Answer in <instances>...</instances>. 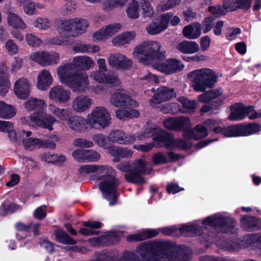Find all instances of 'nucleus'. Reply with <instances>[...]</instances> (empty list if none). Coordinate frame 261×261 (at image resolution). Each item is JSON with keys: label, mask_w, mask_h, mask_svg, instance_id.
<instances>
[{"label": "nucleus", "mask_w": 261, "mask_h": 261, "mask_svg": "<svg viewBox=\"0 0 261 261\" xmlns=\"http://www.w3.org/2000/svg\"><path fill=\"white\" fill-rule=\"evenodd\" d=\"M126 13L128 17L136 19L139 16L138 3L134 0L129 4L126 9Z\"/></svg>", "instance_id": "obj_48"}, {"label": "nucleus", "mask_w": 261, "mask_h": 261, "mask_svg": "<svg viewBox=\"0 0 261 261\" xmlns=\"http://www.w3.org/2000/svg\"><path fill=\"white\" fill-rule=\"evenodd\" d=\"M75 52L81 53L98 52L100 48L98 45L91 44H79L73 48Z\"/></svg>", "instance_id": "obj_42"}, {"label": "nucleus", "mask_w": 261, "mask_h": 261, "mask_svg": "<svg viewBox=\"0 0 261 261\" xmlns=\"http://www.w3.org/2000/svg\"><path fill=\"white\" fill-rule=\"evenodd\" d=\"M108 61L111 67L119 70H128L133 65L130 59L120 53L110 55Z\"/></svg>", "instance_id": "obj_16"}, {"label": "nucleus", "mask_w": 261, "mask_h": 261, "mask_svg": "<svg viewBox=\"0 0 261 261\" xmlns=\"http://www.w3.org/2000/svg\"><path fill=\"white\" fill-rule=\"evenodd\" d=\"M46 51L35 52L31 54L30 59L36 62L38 64L45 66L46 63Z\"/></svg>", "instance_id": "obj_49"}, {"label": "nucleus", "mask_w": 261, "mask_h": 261, "mask_svg": "<svg viewBox=\"0 0 261 261\" xmlns=\"http://www.w3.org/2000/svg\"><path fill=\"white\" fill-rule=\"evenodd\" d=\"M204 125L207 130H213L216 134H221L225 137L247 136L261 130V126L255 123L221 127L219 125L218 121L208 119L204 122Z\"/></svg>", "instance_id": "obj_4"}, {"label": "nucleus", "mask_w": 261, "mask_h": 261, "mask_svg": "<svg viewBox=\"0 0 261 261\" xmlns=\"http://www.w3.org/2000/svg\"><path fill=\"white\" fill-rule=\"evenodd\" d=\"M231 113L228 119L232 121H239L243 119L245 116L253 110L252 107H245L242 103H236L230 107Z\"/></svg>", "instance_id": "obj_23"}, {"label": "nucleus", "mask_w": 261, "mask_h": 261, "mask_svg": "<svg viewBox=\"0 0 261 261\" xmlns=\"http://www.w3.org/2000/svg\"><path fill=\"white\" fill-rule=\"evenodd\" d=\"M100 158V154L93 150H86V160L89 162H96Z\"/></svg>", "instance_id": "obj_64"}, {"label": "nucleus", "mask_w": 261, "mask_h": 261, "mask_svg": "<svg viewBox=\"0 0 261 261\" xmlns=\"http://www.w3.org/2000/svg\"><path fill=\"white\" fill-rule=\"evenodd\" d=\"M79 173H94L90 179L95 180H103L99 184V188L103 197L110 201V205L115 204L118 195L117 188L120 184L119 178L116 177V171L111 166L86 165L79 169Z\"/></svg>", "instance_id": "obj_2"}, {"label": "nucleus", "mask_w": 261, "mask_h": 261, "mask_svg": "<svg viewBox=\"0 0 261 261\" xmlns=\"http://www.w3.org/2000/svg\"><path fill=\"white\" fill-rule=\"evenodd\" d=\"M174 95L173 89L167 87H161L158 88L156 93L149 100L150 105L170 100Z\"/></svg>", "instance_id": "obj_25"}, {"label": "nucleus", "mask_w": 261, "mask_h": 261, "mask_svg": "<svg viewBox=\"0 0 261 261\" xmlns=\"http://www.w3.org/2000/svg\"><path fill=\"white\" fill-rule=\"evenodd\" d=\"M161 60L155 62L152 67L154 69L166 74H172L180 71L184 67L181 62L176 59H169L164 60L163 59Z\"/></svg>", "instance_id": "obj_13"}, {"label": "nucleus", "mask_w": 261, "mask_h": 261, "mask_svg": "<svg viewBox=\"0 0 261 261\" xmlns=\"http://www.w3.org/2000/svg\"><path fill=\"white\" fill-rule=\"evenodd\" d=\"M209 11L216 17L220 15H224L226 13V11H228V10L225 9L224 5L223 7L221 5H216L213 6H210L208 7Z\"/></svg>", "instance_id": "obj_61"}, {"label": "nucleus", "mask_w": 261, "mask_h": 261, "mask_svg": "<svg viewBox=\"0 0 261 261\" xmlns=\"http://www.w3.org/2000/svg\"><path fill=\"white\" fill-rule=\"evenodd\" d=\"M157 141L164 143V146L167 148H171L173 137L171 134L163 132L156 138Z\"/></svg>", "instance_id": "obj_45"}, {"label": "nucleus", "mask_w": 261, "mask_h": 261, "mask_svg": "<svg viewBox=\"0 0 261 261\" xmlns=\"http://www.w3.org/2000/svg\"><path fill=\"white\" fill-rule=\"evenodd\" d=\"M100 70L93 71L90 73V77L99 83H104L107 73Z\"/></svg>", "instance_id": "obj_55"}, {"label": "nucleus", "mask_w": 261, "mask_h": 261, "mask_svg": "<svg viewBox=\"0 0 261 261\" xmlns=\"http://www.w3.org/2000/svg\"><path fill=\"white\" fill-rule=\"evenodd\" d=\"M104 83L111 85L113 86H118L121 84V82L118 76L114 73H107Z\"/></svg>", "instance_id": "obj_56"}, {"label": "nucleus", "mask_w": 261, "mask_h": 261, "mask_svg": "<svg viewBox=\"0 0 261 261\" xmlns=\"http://www.w3.org/2000/svg\"><path fill=\"white\" fill-rule=\"evenodd\" d=\"M179 101L187 113L193 112L197 107V102L194 100H190L186 97H180Z\"/></svg>", "instance_id": "obj_47"}, {"label": "nucleus", "mask_w": 261, "mask_h": 261, "mask_svg": "<svg viewBox=\"0 0 261 261\" xmlns=\"http://www.w3.org/2000/svg\"><path fill=\"white\" fill-rule=\"evenodd\" d=\"M5 47L7 53L11 55L16 54L19 51L18 46L12 39H8Z\"/></svg>", "instance_id": "obj_54"}, {"label": "nucleus", "mask_w": 261, "mask_h": 261, "mask_svg": "<svg viewBox=\"0 0 261 261\" xmlns=\"http://www.w3.org/2000/svg\"><path fill=\"white\" fill-rule=\"evenodd\" d=\"M110 101L117 108L135 107L138 105L129 95L119 92H114L110 97Z\"/></svg>", "instance_id": "obj_15"}, {"label": "nucleus", "mask_w": 261, "mask_h": 261, "mask_svg": "<svg viewBox=\"0 0 261 261\" xmlns=\"http://www.w3.org/2000/svg\"><path fill=\"white\" fill-rule=\"evenodd\" d=\"M74 145L79 147H91L93 146L94 144L92 141L88 140L83 138H77L73 141Z\"/></svg>", "instance_id": "obj_63"}, {"label": "nucleus", "mask_w": 261, "mask_h": 261, "mask_svg": "<svg viewBox=\"0 0 261 261\" xmlns=\"http://www.w3.org/2000/svg\"><path fill=\"white\" fill-rule=\"evenodd\" d=\"M180 3V0H168L165 4H161L157 6V10L162 12L174 8Z\"/></svg>", "instance_id": "obj_51"}, {"label": "nucleus", "mask_w": 261, "mask_h": 261, "mask_svg": "<svg viewBox=\"0 0 261 261\" xmlns=\"http://www.w3.org/2000/svg\"><path fill=\"white\" fill-rule=\"evenodd\" d=\"M35 28L41 30H46L50 28L51 21L48 18L39 17L33 22Z\"/></svg>", "instance_id": "obj_44"}, {"label": "nucleus", "mask_w": 261, "mask_h": 261, "mask_svg": "<svg viewBox=\"0 0 261 261\" xmlns=\"http://www.w3.org/2000/svg\"><path fill=\"white\" fill-rule=\"evenodd\" d=\"M111 142L120 144H129L135 141V137L129 134H126L124 132L116 129L112 130L108 136Z\"/></svg>", "instance_id": "obj_22"}, {"label": "nucleus", "mask_w": 261, "mask_h": 261, "mask_svg": "<svg viewBox=\"0 0 261 261\" xmlns=\"http://www.w3.org/2000/svg\"><path fill=\"white\" fill-rule=\"evenodd\" d=\"M121 27V24L118 23L108 24L95 32L93 35V39L95 41L108 39L117 33Z\"/></svg>", "instance_id": "obj_18"}, {"label": "nucleus", "mask_w": 261, "mask_h": 261, "mask_svg": "<svg viewBox=\"0 0 261 261\" xmlns=\"http://www.w3.org/2000/svg\"><path fill=\"white\" fill-rule=\"evenodd\" d=\"M179 231L186 236H200L202 234V229L197 225H183L180 227Z\"/></svg>", "instance_id": "obj_40"}, {"label": "nucleus", "mask_w": 261, "mask_h": 261, "mask_svg": "<svg viewBox=\"0 0 261 261\" xmlns=\"http://www.w3.org/2000/svg\"><path fill=\"white\" fill-rule=\"evenodd\" d=\"M132 171L124 175L125 179L128 182L142 185L145 180L143 175L150 173L151 169L147 167V162L143 159H138L131 164Z\"/></svg>", "instance_id": "obj_7"}, {"label": "nucleus", "mask_w": 261, "mask_h": 261, "mask_svg": "<svg viewBox=\"0 0 261 261\" xmlns=\"http://www.w3.org/2000/svg\"><path fill=\"white\" fill-rule=\"evenodd\" d=\"M222 93L223 90L222 88H219L206 91L199 95L198 97V99L200 102L208 103L213 102L215 103V104L210 105L203 106L200 110V113H206L210 111L214 107L216 109L219 107L222 103Z\"/></svg>", "instance_id": "obj_9"}, {"label": "nucleus", "mask_w": 261, "mask_h": 261, "mask_svg": "<svg viewBox=\"0 0 261 261\" xmlns=\"http://www.w3.org/2000/svg\"><path fill=\"white\" fill-rule=\"evenodd\" d=\"M20 209L19 205L11 203L9 205H3L0 209V216H5L6 215L13 213Z\"/></svg>", "instance_id": "obj_52"}, {"label": "nucleus", "mask_w": 261, "mask_h": 261, "mask_svg": "<svg viewBox=\"0 0 261 261\" xmlns=\"http://www.w3.org/2000/svg\"><path fill=\"white\" fill-rule=\"evenodd\" d=\"M16 113L15 109L11 105H8L3 101H0V118L2 119H10Z\"/></svg>", "instance_id": "obj_38"}, {"label": "nucleus", "mask_w": 261, "mask_h": 261, "mask_svg": "<svg viewBox=\"0 0 261 261\" xmlns=\"http://www.w3.org/2000/svg\"><path fill=\"white\" fill-rule=\"evenodd\" d=\"M251 6V0H224V6L228 11L238 8L248 9Z\"/></svg>", "instance_id": "obj_34"}, {"label": "nucleus", "mask_w": 261, "mask_h": 261, "mask_svg": "<svg viewBox=\"0 0 261 261\" xmlns=\"http://www.w3.org/2000/svg\"><path fill=\"white\" fill-rule=\"evenodd\" d=\"M161 44L156 41L144 42L134 51V57L145 64H152L165 59V51L161 50Z\"/></svg>", "instance_id": "obj_5"}, {"label": "nucleus", "mask_w": 261, "mask_h": 261, "mask_svg": "<svg viewBox=\"0 0 261 261\" xmlns=\"http://www.w3.org/2000/svg\"><path fill=\"white\" fill-rule=\"evenodd\" d=\"M188 78L194 91L200 92L213 87L217 82L218 76L213 70L206 68L191 71Z\"/></svg>", "instance_id": "obj_6"}, {"label": "nucleus", "mask_w": 261, "mask_h": 261, "mask_svg": "<svg viewBox=\"0 0 261 261\" xmlns=\"http://www.w3.org/2000/svg\"><path fill=\"white\" fill-rule=\"evenodd\" d=\"M7 20L8 25L14 29L23 30L27 28V25L23 19L15 13L8 12Z\"/></svg>", "instance_id": "obj_35"}, {"label": "nucleus", "mask_w": 261, "mask_h": 261, "mask_svg": "<svg viewBox=\"0 0 261 261\" xmlns=\"http://www.w3.org/2000/svg\"><path fill=\"white\" fill-rule=\"evenodd\" d=\"M10 83L7 75L0 72V95L4 96L8 92Z\"/></svg>", "instance_id": "obj_46"}, {"label": "nucleus", "mask_w": 261, "mask_h": 261, "mask_svg": "<svg viewBox=\"0 0 261 261\" xmlns=\"http://www.w3.org/2000/svg\"><path fill=\"white\" fill-rule=\"evenodd\" d=\"M140 257L134 252H124L117 261H188L182 250L169 248L166 243L153 241L141 243L137 247Z\"/></svg>", "instance_id": "obj_1"}, {"label": "nucleus", "mask_w": 261, "mask_h": 261, "mask_svg": "<svg viewBox=\"0 0 261 261\" xmlns=\"http://www.w3.org/2000/svg\"><path fill=\"white\" fill-rule=\"evenodd\" d=\"M242 226L248 230L252 229L256 225V221L253 217H245L241 220Z\"/></svg>", "instance_id": "obj_59"}, {"label": "nucleus", "mask_w": 261, "mask_h": 261, "mask_svg": "<svg viewBox=\"0 0 261 261\" xmlns=\"http://www.w3.org/2000/svg\"><path fill=\"white\" fill-rule=\"evenodd\" d=\"M93 100L86 95L76 96L72 101L71 107L73 111L82 113L87 111L92 106Z\"/></svg>", "instance_id": "obj_19"}, {"label": "nucleus", "mask_w": 261, "mask_h": 261, "mask_svg": "<svg viewBox=\"0 0 261 261\" xmlns=\"http://www.w3.org/2000/svg\"><path fill=\"white\" fill-rule=\"evenodd\" d=\"M172 16L173 13L170 12L165 13L160 17L154 19L146 27L147 32L151 35H155L161 33L167 28L169 21Z\"/></svg>", "instance_id": "obj_14"}, {"label": "nucleus", "mask_w": 261, "mask_h": 261, "mask_svg": "<svg viewBox=\"0 0 261 261\" xmlns=\"http://www.w3.org/2000/svg\"><path fill=\"white\" fill-rule=\"evenodd\" d=\"M215 24L213 17L205 18L202 22V30L204 33L208 32Z\"/></svg>", "instance_id": "obj_62"}, {"label": "nucleus", "mask_w": 261, "mask_h": 261, "mask_svg": "<svg viewBox=\"0 0 261 261\" xmlns=\"http://www.w3.org/2000/svg\"><path fill=\"white\" fill-rule=\"evenodd\" d=\"M184 135L188 139L197 140L206 137L208 135V132L205 125L198 124L194 129H187L185 132Z\"/></svg>", "instance_id": "obj_28"}, {"label": "nucleus", "mask_w": 261, "mask_h": 261, "mask_svg": "<svg viewBox=\"0 0 261 261\" xmlns=\"http://www.w3.org/2000/svg\"><path fill=\"white\" fill-rule=\"evenodd\" d=\"M24 13L29 16H31L37 14L38 11L36 8L35 3L33 1H30L24 6Z\"/></svg>", "instance_id": "obj_60"}, {"label": "nucleus", "mask_w": 261, "mask_h": 261, "mask_svg": "<svg viewBox=\"0 0 261 261\" xmlns=\"http://www.w3.org/2000/svg\"><path fill=\"white\" fill-rule=\"evenodd\" d=\"M48 110L52 114L61 120H66L69 117L70 111L66 109L60 108L53 103L48 105Z\"/></svg>", "instance_id": "obj_37"}, {"label": "nucleus", "mask_w": 261, "mask_h": 261, "mask_svg": "<svg viewBox=\"0 0 261 261\" xmlns=\"http://www.w3.org/2000/svg\"><path fill=\"white\" fill-rule=\"evenodd\" d=\"M66 123L70 129L79 133L84 132L90 127L88 118L81 116H70L67 120Z\"/></svg>", "instance_id": "obj_20"}, {"label": "nucleus", "mask_w": 261, "mask_h": 261, "mask_svg": "<svg viewBox=\"0 0 261 261\" xmlns=\"http://www.w3.org/2000/svg\"><path fill=\"white\" fill-rule=\"evenodd\" d=\"M53 79L50 72L44 69L38 75L37 88L41 90H45L51 85Z\"/></svg>", "instance_id": "obj_32"}, {"label": "nucleus", "mask_w": 261, "mask_h": 261, "mask_svg": "<svg viewBox=\"0 0 261 261\" xmlns=\"http://www.w3.org/2000/svg\"><path fill=\"white\" fill-rule=\"evenodd\" d=\"M48 97L53 101L66 103L70 100L71 92L62 86H56L50 89Z\"/></svg>", "instance_id": "obj_17"}, {"label": "nucleus", "mask_w": 261, "mask_h": 261, "mask_svg": "<svg viewBox=\"0 0 261 261\" xmlns=\"http://www.w3.org/2000/svg\"><path fill=\"white\" fill-rule=\"evenodd\" d=\"M164 126L170 130H180L187 128L190 124L188 117L169 118L163 121Z\"/></svg>", "instance_id": "obj_21"}, {"label": "nucleus", "mask_w": 261, "mask_h": 261, "mask_svg": "<svg viewBox=\"0 0 261 261\" xmlns=\"http://www.w3.org/2000/svg\"><path fill=\"white\" fill-rule=\"evenodd\" d=\"M57 72L61 83L67 85L74 92H85L89 85L87 73L76 70L72 62L60 66Z\"/></svg>", "instance_id": "obj_3"}, {"label": "nucleus", "mask_w": 261, "mask_h": 261, "mask_svg": "<svg viewBox=\"0 0 261 261\" xmlns=\"http://www.w3.org/2000/svg\"><path fill=\"white\" fill-rule=\"evenodd\" d=\"M90 128L98 125L102 128L111 124V116L108 110L103 107H96L87 115Z\"/></svg>", "instance_id": "obj_8"}, {"label": "nucleus", "mask_w": 261, "mask_h": 261, "mask_svg": "<svg viewBox=\"0 0 261 261\" xmlns=\"http://www.w3.org/2000/svg\"><path fill=\"white\" fill-rule=\"evenodd\" d=\"M204 225H208L215 227L219 228L222 232H228L233 229L236 221L232 218H224L221 215H214L208 217L203 222Z\"/></svg>", "instance_id": "obj_10"}, {"label": "nucleus", "mask_w": 261, "mask_h": 261, "mask_svg": "<svg viewBox=\"0 0 261 261\" xmlns=\"http://www.w3.org/2000/svg\"><path fill=\"white\" fill-rule=\"evenodd\" d=\"M108 152L114 157L113 161L118 162L120 158H129L132 156L133 150L126 147H120L112 146L108 148Z\"/></svg>", "instance_id": "obj_26"}, {"label": "nucleus", "mask_w": 261, "mask_h": 261, "mask_svg": "<svg viewBox=\"0 0 261 261\" xmlns=\"http://www.w3.org/2000/svg\"><path fill=\"white\" fill-rule=\"evenodd\" d=\"M141 4L143 16L148 17L152 16L153 15V10L150 3L146 0H142Z\"/></svg>", "instance_id": "obj_53"}, {"label": "nucleus", "mask_w": 261, "mask_h": 261, "mask_svg": "<svg viewBox=\"0 0 261 261\" xmlns=\"http://www.w3.org/2000/svg\"><path fill=\"white\" fill-rule=\"evenodd\" d=\"M176 49L183 54H192L199 50L198 44L195 41L184 40L178 43Z\"/></svg>", "instance_id": "obj_33"}, {"label": "nucleus", "mask_w": 261, "mask_h": 261, "mask_svg": "<svg viewBox=\"0 0 261 261\" xmlns=\"http://www.w3.org/2000/svg\"><path fill=\"white\" fill-rule=\"evenodd\" d=\"M55 235L58 242L63 244L74 245L76 241L71 238L65 231L58 229L55 232Z\"/></svg>", "instance_id": "obj_41"}, {"label": "nucleus", "mask_w": 261, "mask_h": 261, "mask_svg": "<svg viewBox=\"0 0 261 261\" xmlns=\"http://www.w3.org/2000/svg\"><path fill=\"white\" fill-rule=\"evenodd\" d=\"M81 22L83 27L79 28L83 30L86 26V22L81 18H75L69 19L61 20L58 23L57 30L62 35L67 37H75L77 36L76 32L74 29L76 23Z\"/></svg>", "instance_id": "obj_11"}, {"label": "nucleus", "mask_w": 261, "mask_h": 261, "mask_svg": "<svg viewBox=\"0 0 261 261\" xmlns=\"http://www.w3.org/2000/svg\"><path fill=\"white\" fill-rule=\"evenodd\" d=\"M201 33V24L197 22L186 25L182 30L183 35L189 39H197L200 36Z\"/></svg>", "instance_id": "obj_29"}, {"label": "nucleus", "mask_w": 261, "mask_h": 261, "mask_svg": "<svg viewBox=\"0 0 261 261\" xmlns=\"http://www.w3.org/2000/svg\"><path fill=\"white\" fill-rule=\"evenodd\" d=\"M24 107L28 111L37 110L38 112L44 110L47 105L43 99L31 97L24 102Z\"/></svg>", "instance_id": "obj_30"}, {"label": "nucleus", "mask_w": 261, "mask_h": 261, "mask_svg": "<svg viewBox=\"0 0 261 261\" xmlns=\"http://www.w3.org/2000/svg\"><path fill=\"white\" fill-rule=\"evenodd\" d=\"M14 91L18 98L25 99L30 95V84L27 79L20 78L14 84Z\"/></svg>", "instance_id": "obj_24"}, {"label": "nucleus", "mask_w": 261, "mask_h": 261, "mask_svg": "<svg viewBox=\"0 0 261 261\" xmlns=\"http://www.w3.org/2000/svg\"><path fill=\"white\" fill-rule=\"evenodd\" d=\"M136 36L134 32H126L114 37L112 40V43L116 46H120L128 44Z\"/></svg>", "instance_id": "obj_36"}, {"label": "nucleus", "mask_w": 261, "mask_h": 261, "mask_svg": "<svg viewBox=\"0 0 261 261\" xmlns=\"http://www.w3.org/2000/svg\"><path fill=\"white\" fill-rule=\"evenodd\" d=\"M45 66L56 64L60 60V54L57 52H46Z\"/></svg>", "instance_id": "obj_50"}, {"label": "nucleus", "mask_w": 261, "mask_h": 261, "mask_svg": "<svg viewBox=\"0 0 261 261\" xmlns=\"http://www.w3.org/2000/svg\"><path fill=\"white\" fill-rule=\"evenodd\" d=\"M93 141L101 148H106L108 143L107 137L101 134H95L93 136Z\"/></svg>", "instance_id": "obj_57"}, {"label": "nucleus", "mask_w": 261, "mask_h": 261, "mask_svg": "<svg viewBox=\"0 0 261 261\" xmlns=\"http://www.w3.org/2000/svg\"><path fill=\"white\" fill-rule=\"evenodd\" d=\"M29 118L36 125L51 131L53 129V125L57 121L55 117L47 114L44 110L34 112Z\"/></svg>", "instance_id": "obj_12"}, {"label": "nucleus", "mask_w": 261, "mask_h": 261, "mask_svg": "<svg viewBox=\"0 0 261 261\" xmlns=\"http://www.w3.org/2000/svg\"><path fill=\"white\" fill-rule=\"evenodd\" d=\"M41 140L38 138H24L22 144L25 149L33 150L36 148H40Z\"/></svg>", "instance_id": "obj_43"}, {"label": "nucleus", "mask_w": 261, "mask_h": 261, "mask_svg": "<svg viewBox=\"0 0 261 261\" xmlns=\"http://www.w3.org/2000/svg\"><path fill=\"white\" fill-rule=\"evenodd\" d=\"M159 232L155 229H147L127 237L128 242H138L156 237Z\"/></svg>", "instance_id": "obj_31"}, {"label": "nucleus", "mask_w": 261, "mask_h": 261, "mask_svg": "<svg viewBox=\"0 0 261 261\" xmlns=\"http://www.w3.org/2000/svg\"><path fill=\"white\" fill-rule=\"evenodd\" d=\"M72 62L75 68L82 70H88L93 68L95 65L94 61L90 57L87 56H79L74 57Z\"/></svg>", "instance_id": "obj_27"}, {"label": "nucleus", "mask_w": 261, "mask_h": 261, "mask_svg": "<svg viewBox=\"0 0 261 261\" xmlns=\"http://www.w3.org/2000/svg\"><path fill=\"white\" fill-rule=\"evenodd\" d=\"M25 39L29 45L34 47H38L42 43L41 39L33 34H27Z\"/></svg>", "instance_id": "obj_58"}, {"label": "nucleus", "mask_w": 261, "mask_h": 261, "mask_svg": "<svg viewBox=\"0 0 261 261\" xmlns=\"http://www.w3.org/2000/svg\"><path fill=\"white\" fill-rule=\"evenodd\" d=\"M116 117L122 120L138 118L140 116V113L136 110H121L118 109L115 112Z\"/></svg>", "instance_id": "obj_39"}]
</instances>
